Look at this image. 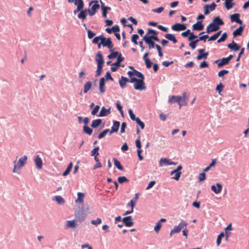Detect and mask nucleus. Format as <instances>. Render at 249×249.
<instances>
[{"label": "nucleus", "instance_id": "1", "mask_svg": "<svg viewBox=\"0 0 249 249\" xmlns=\"http://www.w3.org/2000/svg\"><path fill=\"white\" fill-rule=\"evenodd\" d=\"M27 160V156L24 155L23 157L20 158L18 161H17V160H14L13 162L14 164V167L13 172L19 174V171L26 164Z\"/></svg>", "mask_w": 249, "mask_h": 249}, {"label": "nucleus", "instance_id": "2", "mask_svg": "<svg viewBox=\"0 0 249 249\" xmlns=\"http://www.w3.org/2000/svg\"><path fill=\"white\" fill-rule=\"evenodd\" d=\"M152 39L156 41H160L157 35H151L149 36H144L143 37V40L145 41V43L148 45V48L150 50L154 48L157 45Z\"/></svg>", "mask_w": 249, "mask_h": 249}, {"label": "nucleus", "instance_id": "3", "mask_svg": "<svg viewBox=\"0 0 249 249\" xmlns=\"http://www.w3.org/2000/svg\"><path fill=\"white\" fill-rule=\"evenodd\" d=\"M89 6H91L90 8L87 9L88 12L89 16L92 17L96 14L97 10L99 9L100 5L97 0H92L89 2Z\"/></svg>", "mask_w": 249, "mask_h": 249}, {"label": "nucleus", "instance_id": "4", "mask_svg": "<svg viewBox=\"0 0 249 249\" xmlns=\"http://www.w3.org/2000/svg\"><path fill=\"white\" fill-rule=\"evenodd\" d=\"M186 96V93H184L182 94V96H177L175 95H173L168 100V102L169 103L172 104L175 102L178 103L179 106V108H181V106L183 104H181V101H182V99L183 98V100L185 101V98Z\"/></svg>", "mask_w": 249, "mask_h": 249}, {"label": "nucleus", "instance_id": "5", "mask_svg": "<svg viewBox=\"0 0 249 249\" xmlns=\"http://www.w3.org/2000/svg\"><path fill=\"white\" fill-rule=\"evenodd\" d=\"M187 225V223L185 221L182 220L180 223L177 226L174 227V228L171 231L170 235L175 233L179 232L181 230L185 227Z\"/></svg>", "mask_w": 249, "mask_h": 249}, {"label": "nucleus", "instance_id": "6", "mask_svg": "<svg viewBox=\"0 0 249 249\" xmlns=\"http://www.w3.org/2000/svg\"><path fill=\"white\" fill-rule=\"evenodd\" d=\"M134 88L136 90L140 91L145 90L146 89V86L144 82V80L138 79V80L134 83Z\"/></svg>", "mask_w": 249, "mask_h": 249}, {"label": "nucleus", "instance_id": "7", "mask_svg": "<svg viewBox=\"0 0 249 249\" xmlns=\"http://www.w3.org/2000/svg\"><path fill=\"white\" fill-rule=\"evenodd\" d=\"M101 43L103 47H107L110 51H112L113 45L110 38H106L103 37L102 38Z\"/></svg>", "mask_w": 249, "mask_h": 249}, {"label": "nucleus", "instance_id": "8", "mask_svg": "<svg viewBox=\"0 0 249 249\" xmlns=\"http://www.w3.org/2000/svg\"><path fill=\"white\" fill-rule=\"evenodd\" d=\"M177 162L171 161L170 160L167 158H161L159 161V165L160 167L164 165H176Z\"/></svg>", "mask_w": 249, "mask_h": 249}, {"label": "nucleus", "instance_id": "9", "mask_svg": "<svg viewBox=\"0 0 249 249\" xmlns=\"http://www.w3.org/2000/svg\"><path fill=\"white\" fill-rule=\"evenodd\" d=\"M74 5L77 6V8L74 10L73 14L76 15V13L80 12L81 10L83 9L84 4L83 0H76L74 2Z\"/></svg>", "mask_w": 249, "mask_h": 249}, {"label": "nucleus", "instance_id": "10", "mask_svg": "<svg viewBox=\"0 0 249 249\" xmlns=\"http://www.w3.org/2000/svg\"><path fill=\"white\" fill-rule=\"evenodd\" d=\"M171 29L175 31H183L186 29V26L184 24L177 23L172 25Z\"/></svg>", "mask_w": 249, "mask_h": 249}, {"label": "nucleus", "instance_id": "11", "mask_svg": "<svg viewBox=\"0 0 249 249\" xmlns=\"http://www.w3.org/2000/svg\"><path fill=\"white\" fill-rule=\"evenodd\" d=\"M222 185L220 183H216L215 185L211 186V190L215 194H219L222 191Z\"/></svg>", "mask_w": 249, "mask_h": 249}, {"label": "nucleus", "instance_id": "12", "mask_svg": "<svg viewBox=\"0 0 249 249\" xmlns=\"http://www.w3.org/2000/svg\"><path fill=\"white\" fill-rule=\"evenodd\" d=\"M110 108L111 107H109L108 109H106L105 107H102L99 114L97 115V116L104 117L108 115L111 113Z\"/></svg>", "mask_w": 249, "mask_h": 249}, {"label": "nucleus", "instance_id": "13", "mask_svg": "<svg viewBox=\"0 0 249 249\" xmlns=\"http://www.w3.org/2000/svg\"><path fill=\"white\" fill-rule=\"evenodd\" d=\"M122 221L126 227H131L134 224V222L131 216L124 217Z\"/></svg>", "mask_w": 249, "mask_h": 249}, {"label": "nucleus", "instance_id": "14", "mask_svg": "<svg viewBox=\"0 0 249 249\" xmlns=\"http://www.w3.org/2000/svg\"><path fill=\"white\" fill-rule=\"evenodd\" d=\"M198 52L199 54L197 56V60H201L202 58L206 59L209 55L208 52L205 53V49H199Z\"/></svg>", "mask_w": 249, "mask_h": 249}, {"label": "nucleus", "instance_id": "15", "mask_svg": "<svg viewBox=\"0 0 249 249\" xmlns=\"http://www.w3.org/2000/svg\"><path fill=\"white\" fill-rule=\"evenodd\" d=\"M120 125V123L118 121H115L113 122V125L111 127V130H110V135L113 132H117Z\"/></svg>", "mask_w": 249, "mask_h": 249}, {"label": "nucleus", "instance_id": "16", "mask_svg": "<svg viewBox=\"0 0 249 249\" xmlns=\"http://www.w3.org/2000/svg\"><path fill=\"white\" fill-rule=\"evenodd\" d=\"M217 64V66L219 68H221L224 65L228 64L229 62L226 57L222 58L221 59H218L215 62Z\"/></svg>", "mask_w": 249, "mask_h": 249}, {"label": "nucleus", "instance_id": "17", "mask_svg": "<svg viewBox=\"0 0 249 249\" xmlns=\"http://www.w3.org/2000/svg\"><path fill=\"white\" fill-rule=\"evenodd\" d=\"M213 22L215 23V24L216 25V27H215V28H216L217 30H218L219 29V26L224 24V22L219 17H217L214 18L213 20Z\"/></svg>", "mask_w": 249, "mask_h": 249}, {"label": "nucleus", "instance_id": "18", "mask_svg": "<svg viewBox=\"0 0 249 249\" xmlns=\"http://www.w3.org/2000/svg\"><path fill=\"white\" fill-rule=\"evenodd\" d=\"M87 9L81 10L80 13L77 15L78 18L82 19L83 21L86 18L87 16Z\"/></svg>", "mask_w": 249, "mask_h": 249}, {"label": "nucleus", "instance_id": "19", "mask_svg": "<svg viewBox=\"0 0 249 249\" xmlns=\"http://www.w3.org/2000/svg\"><path fill=\"white\" fill-rule=\"evenodd\" d=\"M95 60L97 63V65L100 64V65H103L104 64V60L102 54V53L101 52H99L96 55L95 58Z\"/></svg>", "mask_w": 249, "mask_h": 249}, {"label": "nucleus", "instance_id": "20", "mask_svg": "<svg viewBox=\"0 0 249 249\" xmlns=\"http://www.w3.org/2000/svg\"><path fill=\"white\" fill-rule=\"evenodd\" d=\"M105 78L102 77L99 81V90L101 93H104L105 92L106 89L105 87Z\"/></svg>", "mask_w": 249, "mask_h": 249}, {"label": "nucleus", "instance_id": "21", "mask_svg": "<svg viewBox=\"0 0 249 249\" xmlns=\"http://www.w3.org/2000/svg\"><path fill=\"white\" fill-rule=\"evenodd\" d=\"M204 26L202 24V21H197L193 25V30L197 31H201L203 29Z\"/></svg>", "mask_w": 249, "mask_h": 249}, {"label": "nucleus", "instance_id": "22", "mask_svg": "<svg viewBox=\"0 0 249 249\" xmlns=\"http://www.w3.org/2000/svg\"><path fill=\"white\" fill-rule=\"evenodd\" d=\"M84 197H85L84 193H83L81 192H78L77 193V198L76 200H75V202L83 204L84 203Z\"/></svg>", "mask_w": 249, "mask_h": 249}, {"label": "nucleus", "instance_id": "23", "mask_svg": "<svg viewBox=\"0 0 249 249\" xmlns=\"http://www.w3.org/2000/svg\"><path fill=\"white\" fill-rule=\"evenodd\" d=\"M76 220H67L65 223V228H74L76 227Z\"/></svg>", "mask_w": 249, "mask_h": 249}, {"label": "nucleus", "instance_id": "24", "mask_svg": "<svg viewBox=\"0 0 249 249\" xmlns=\"http://www.w3.org/2000/svg\"><path fill=\"white\" fill-rule=\"evenodd\" d=\"M34 161L35 162L36 165L38 169H41L42 167V161L41 158L38 156H36Z\"/></svg>", "mask_w": 249, "mask_h": 249}, {"label": "nucleus", "instance_id": "25", "mask_svg": "<svg viewBox=\"0 0 249 249\" xmlns=\"http://www.w3.org/2000/svg\"><path fill=\"white\" fill-rule=\"evenodd\" d=\"M228 47L234 51H237L239 50L240 46L237 45L236 43H235L234 41H232V42L231 43H229L227 45Z\"/></svg>", "mask_w": 249, "mask_h": 249}, {"label": "nucleus", "instance_id": "26", "mask_svg": "<svg viewBox=\"0 0 249 249\" xmlns=\"http://www.w3.org/2000/svg\"><path fill=\"white\" fill-rule=\"evenodd\" d=\"M129 82V79L125 77L122 76L121 79L119 80V84L122 88L125 87L126 83Z\"/></svg>", "mask_w": 249, "mask_h": 249}, {"label": "nucleus", "instance_id": "27", "mask_svg": "<svg viewBox=\"0 0 249 249\" xmlns=\"http://www.w3.org/2000/svg\"><path fill=\"white\" fill-rule=\"evenodd\" d=\"M102 123V120L101 119H97L92 121L91 127L92 128H96L99 126Z\"/></svg>", "mask_w": 249, "mask_h": 249}, {"label": "nucleus", "instance_id": "28", "mask_svg": "<svg viewBox=\"0 0 249 249\" xmlns=\"http://www.w3.org/2000/svg\"><path fill=\"white\" fill-rule=\"evenodd\" d=\"M91 82L89 81H87L86 84L84 85V93H87L91 89Z\"/></svg>", "mask_w": 249, "mask_h": 249}, {"label": "nucleus", "instance_id": "29", "mask_svg": "<svg viewBox=\"0 0 249 249\" xmlns=\"http://www.w3.org/2000/svg\"><path fill=\"white\" fill-rule=\"evenodd\" d=\"M245 26H240L239 28H238L235 31H234L233 33V35L234 36H241L242 35V31L244 28Z\"/></svg>", "mask_w": 249, "mask_h": 249}, {"label": "nucleus", "instance_id": "30", "mask_svg": "<svg viewBox=\"0 0 249 249\" xmlns=\"http://www.w3.org/2000/svg\"><path fill=\"white\" fill-rule=\"evenodd\" d=\"M124 57L122 56L121 53H120L117 58V61L115 63H113L111 66H116L117 67L120 66V63L124 61Z\"/></svg>", "mask_w": 249, "mask_h": 249}, {"label": "nucleus", "instance_id": "31", "mask_svg": "<svg viewBox=\"0 0 249 249\" xmlns=\"http://www.w3.org/2000/svg\"><path fill=\"white\" fill-rule=\"evenodd\" d=\"M165 37L170 41H172L174 43H176L177 42V40L175 36L171 34H166Z\"/></svg>", "mask_w": 249, "mask_h": 249}, {"label": "nucleus", "instance_id": "32", "mask_svg": "<svg viewBox=\"0 0 249 249\" xmlns=\"http://www.w3.org/2000/svg\"><path fill=\"white\" fill-rule=\"evenodd\" d=\"M114 165L120 170L122 171L124 170L123 167L120 163V162L116 158L113 159Z\"/></svg>", "mask_w": 249, "mask_h": 249}, {"label": "nucleus", "instance_id": "33", "mask_svg": "<svg viewBox=\"0 0 249 249\" xmlns=\"http://www.w3.org/2000/svg\"><path fill=\"white\" fill-rule=\"evenodd\" d=\"M72 166H73V164L71 162L69 164L66 170L63 173V176H67L70 173V171H71V170L72 168Z\"/></svg>", "mask_w": 249, "mask_h": 249}, {"label": "nucleus", "instance_id": "34", "mask_svg": "<svg viewBox=\"0 0 249 249\" xmlns=\"http://www.w3.org/2000/svg\"><path fill=\"white\" fill-rule=\"evenodd\" d=\"M55 200L58 204H63L64 203L65 201L63 197L60 196H56L54 197Z\"/></svg>", "mask_w": 249, "mask_h": 249}, {"label": "nucleus", "instance_id": "35", "mask_svg": "<svg viewBox=\"0 0 249 249\" xmlns=\"http://www.w3.org/2000/svg\"><path fill=\"white\" fill-rule=\"evenodd\" d=\"M109 133L110 134V129H106L104 130H103L102 132H101L99 135L98 136V138L99 139H101L104 137L105 135L107 133Z\"/></svg>", "mask_w": 249, "mask_h": 249}, {"label": "nucleus", "instance_id": "36", "mask_svg": "<svg viewBox=\"0 0 249 249\" xmlns=\"http://www.w3.org/2000/svg\"><path fill=\"white\" fill-rule=\"evenodd\" d=\"M83 131L84 133L90 135L92 133V129L89 127L88 126H83Z\"/></svg>", "mask_w": 249, "mask_h": 249}, {"label": "nucleus", "instance_id": "37", "mask_svg": "<svg viewBox=\"0 0 249 249\" xmlns=\"http://www.w3.org/2000/svg\"><path fill=\"white\" fill-rule=\"evenodd\" d=\"M240 15L239 14H234L233 15H231V22H236L237 20L239 18Z\"/></svg>", "mask_w": 249, "mask_h": 249}, {"label": "nucleus", "instance_id": "38", "mask_svg": "<svg viewBox=\"0 0 249 249\" xmlns=\"http://www.w3.org/2000/svg\"><path fill=\"white\" fill-rule=\"evenodd\" d=\"M103 65H97V69L96 71V76H98L101 75L102 71Z\"/></svg>", "mask_w": 249, "mask_h": 249}, {"label": "nucleus", "instance_id": "39", "mask_svg": "<svg viewBox=\"0 0 249 249\" xmlns=\"http://www.w3.org/2000/svg\"><path fill=\"white\" fill-rule=\"evenodd\" d=\"M225 4L228 10L231 9L233 5V3H231V0H225Z\"/></svg>", "mask_w": 249, "mask_h": 249}, {"label": "nucleus", "instance_id": "40", "mask_svg": "<svg viewBox=\"0 0 249 249\" xmlns=\"http://www.w3.org/2000/svg\"><path fill=\"white\" fill-rule=\"evenodd\" d=\"M120 53H119L118 52H112L110 54L108 55L107 57L109 59H112L116 57H117Z\"/></svg>", "mask_w": 249, "mask_h": 249}, {"label": "nucleus", "instance_id": "41", "mask_svg": "<svg viewBox=\"0 0 249 249\" xmlns=\"http://www.w3.org/2000/svg\"><path fill=\"white\" fill-rule=\"evenodd\" d=\"M135 74L137 77H139V79L144 80V76L142 73L136 70H134Z\"/></svg>", "mask_w": 249, "mask_h": 249}, {"label": "nucleus", "instance_id": "42", "mask_svg": "<svg viewBox=\"0 0 249 249\" xmlns=\"http://www.w3.org/2000/svg\"><path fill=\"white\" fill-rule=\"evenodd\" d=\"M104 36H102V35H101V36H96L95 37H94L92 40V43H94V44H97L99 42V41L101 40V41H102V38Z\"/></svg>", "mask_w": 249, "mask_h": 249}, {"label": "nucleus", "instance_id": "43", "mask_svg": "<svg viewBox=\"0 0 249 249\" xmlns=\"http://www.w3.org/2000/svg\"><path fill=\"white\" fill-rule=\"evenodd\" d=\"M212 24H210L206 28V32L208 34L210 32L217 31L216 28H211Z\"/></svg>", "mask_w": 249, "mask_h": 249}, {"label": "nucleus", "instance_id": "44", "mask_svg": "<svg viewBox=\"0 0 249 249\" xmlns=\"http://www.w3.org/2000/svg\"><path fill=\"white\" fill-rule=\"evenodd\" d=\"M227 37V34L226 33H224L218 39L217 42L220 43L221 42L224 41Z\"/></svg>", "mask_w": 249, "mask_h": 249}, {"label": "nucleus", "instance_id": "45", "mask_svg": "<svg viewBox=\"0 0 249 249\" xmlns=\"http://www.w3.org/2000/svg\"><path fill=\"white\" fill-rule=\"evenodd\" d=\"M99 149V147H95L91 152V155L92 156H98L99 155L98 150Z\"/></svg>", "mask_w": 249, "mask_h": 249}, {"label": "nucleus", "instance_id": "46", "mask_svg": "<svg viewBox=\"0 0 249 249\" xmlns=\"http://www.w3.org/2000/svg\"><path fill=\"white\" fill-rule=\"evenodd\" d=\"M224 236V233L223 232H221L217 238L216 240V244L217 246H219L221 242V238Z\"/></svg>", "mask_w": 249, "mask_h": 249}, {"label": "nucleus", "instance_id": "47", "mask_svg": "<svg viewBox=\"0 0 249 249\" xmlns=\"http://www.w3.org/2000/svg\"><path fill=\"white\" fill-rule=\"evenodd\" d=\"M199 41V40H196L195 41H191L189 45L194 50L196 47V43Z\"/></svg>", "mask_w": 249, "mask_h": 249}, {"label": "nucleus", "instance_id": "48", "mask_svg": "<svg viewBox=\"0 0 249 249\" xmlns=\"http://www.w3.org/2000/svg\"><path fill=\"white\" fill-rule=\"evenodd\" d=\"M139 36L137 34H134L132 35L131 38V41L133 42L135 45L138 44V42L137 40L139 38Z\"/></svg>", "mask_w": 249, "mask_h": 249}, {"label": "nucleus", "instance_id": "49", "mask_svg": "<svg viewBox=\"0 0 249 249\" xmlns=\"http://www.w3.org/2000/svg\"><path fill=\"white\" fill-rule=\"evenodd\" d=\"M128 113H129V116H130L131 119L132 120H133V121H136L137 117H135V115L134 114V113H133V111L132 110V109H129L128 110Z\"/></svg>", "mask_w": 249, "mask_h": 249}, {"label": "nucleus", "instance_id": "50", "mask_svg": "<svg viewBox=\"0 0 249 249\" xmlns=\"http://www.w3.org/2000/svg\"><path fill=\"white\" fill-rule=\"evenodd\" d=\"M118 181L120 183H123L125 182H127L128 181V179L124 176L119 177L118 178Z\"/></svg>", "mask_w": 249, "mask_h": 249}, {"label": "nucleus", "instance_id": "51", "mask_svg": "<svg viewBox=\"0 0 249 249\" xmlns=\"http://www.w3.org/2000/svg\"><path fill=\"white\" fill-rule=\"evenodd\" d=\"M137 124L140 125L142 129H143L144 127V124L141 121L139 118L137 117L136 120Z\"/></svg>", "mask_w": 249, "mask_h": 249}, {"label": "nucleus", "instance_id": "52", "mask_svg": "<svg viewBox=\"0 0 249 249\" xmlns=\"http://www.w3.org/2000/svg\"><path fill=\"white\" fill-rule=\"evenodd\" d=\"M111 8L110 7H108L107 8H105L104 9L102 10V16L103 17L106 18L107 16V10H110Z\"/></svg>", "mask_w": 249, "mask_h": 249}, {"label": "nucleus", "instance_id": "53", "mask_svg": "<svg viewBox=\"0 0 249 249\" xmlns=\"http://www.w3.org/2000/svg\"><path fill=\"white\" fill-rule=\"evenodd\" d=\"M102 222L101 219L100 218H97L96 220H92L91 221V223L94 225H97L98 224H101Z\"/></svg>", "mask_w": 249, "mask_h": 249}, {"label": "nucleus", "instance_id": "54", "mask_svg": "<svg viewBox=\"0 0 249 249\" xmlns=\"http://www.w3.org/2000/svg\"><path fill=\"white\" fill-rule=\"evenodd\" d=\"M116 107H117V109L119 110V111H120L121 115H123L124 111L123 110V107L120 105L119 101H118L117 103H116Z\"/></svg>", "mask_w": 249, "mask_h": 249}, {"label": "nucleus", "instance_id": "55", "mask_svg": "<svg viewBox=\"0 0 249 249\" xmlns=\"http://www.w3.org/2000/svg\"><path fill=\"white\" fill-rule=\"evenodd\" d=\"M100 109V106L99 105H96L92 110L91 113L92 115H96L97 113L98 112Z\"/></svg>", "mask_w": 249, "mask_h": 249}, {"label": "nucleus", "instance_id": "56", "mask_svg": "<svg viewBox=\"0 0 249 249\" xmlns=\"http://www.w3.org/2000/svg\"><path fill=\"white\" fill-rule=\"evenodd\" d=\"M229 72V71L228 70H221L218 73V75L219 77H223L225 74H227Z\"/></svg>", "mask_w": 249, "mask_h": 249}, {"label": "nucleus", "instance_id": "57", "mask_svg": "<svg viewBox=\"0 0 249 249\" xmlns=\"http://www.w3.org/2000/svg\"><path fill=\"white\" fill-rule=\"evenodd\" d=\"M163 10H164L163 7H160L158 8L153 9L152 10V12H153L154 13H160L161 12H162L163 11Z\"/></svg>", "mask_w": 249, "mask_h": 249}, {"label": "nucleus", "instance_id": "58", "mask_svg": "<svg viewBox=\"0 0 249 249\" xmlns=\"http://www.w3.org/2000/svg\"><path fill=\"white\" fill-rule=\"evenodd\" d=\"M161 227V223H160V222H158L156 223V226L154 227V230L156 231V232L157 233H158L159 232V231H160Z\"/></svg>", "mask_w": 249, "mask_h": 249}, {"label": "nucleus", "instance_id": "59", "mask_svg": "<svg viewBox=\"0 0 249 249\" xmlns=\"http://www.w3.org/2000/svg\"><path fill=\"white\" fill-rule=\"evenodd\" d=\"M206 174L204 172L200 173L199 175L198 179L200 181H203L205 179Z\"/></svg>", "mask_w": 249, "mask_h": 249}, {"label": "nucleus", "instance_id": "60", "mask_svg": "<svg viewBox=\"0 0 249 249\" xmlns=\"http://www.w3.org/2000/svg\"><path fill=\"white\" fill-rule=\"evenodd\" d=\"M126 127V124L125 122L122 123L121 127L120 132L121 133H123L125 132V129Z\"/></svg>", "mask_w": 249, "mask_h": 249}, {"label": "nucleus", "instance_id": "61", "mask_svg": "<svg viewBox=\"0 0 249 249\" xmlns=\"http://www.w3.org/2000/svg\"><path fill=\"white\" fill-rule=\"evenodd\" d=\"M204 14L205 15H208L210 13V11H209V5L208 4H206L205 5L204 7Z\"/></svg>", "mask_w": 249, "mask_h": 249}, {"label": "nucleus", "instance_id": "62", "mask_svg": "<svg viewBox=\"0 0 249 249\" xmlns=\"http://www.w3.org/2000/svg\"><path fill=\"white\" fill-rule=\"evenodd\" d=\"M155 47L157 48V49L158 50L159 56H160V57L162 56L163 53L161 51V47L159 45H156Z\"/></svg>", "mask_w": 249, "mask_h": 249}, {"label": "nucleus", "instance_id": "63", "mask_svg": "<svg viewBox=\"0 0 249 249\" xmlns=\"http://www.w3.org/2000/svg\"><path fill=\"white\" fill-rule=\"evenodd\" d=\"M223 87L224 86L222 83H220L219 85H217L216 90L218 91L219 94H220L221 91L222 90Z\"/></svg>", "mask_w": 249, "mask_h": 249}, {"label": "nucleus", "instance_id": "64", "mask_svg": "<svg viewBox=\"0 0 249 249\" xmlns=\"http://www.w3.org/2000/svg\"><path fill=\"white\" fill-rule=\"evenodd\" d=\"M111 28L112 31H113L114 32V34L116 33L119 32L120 31L119 27L117 25H114Z\"/></svg>", "mask_w": 249, "mask_h": 249}]
</instances>
